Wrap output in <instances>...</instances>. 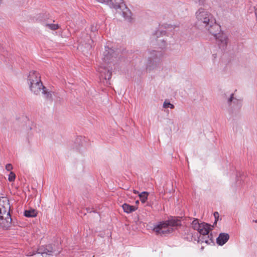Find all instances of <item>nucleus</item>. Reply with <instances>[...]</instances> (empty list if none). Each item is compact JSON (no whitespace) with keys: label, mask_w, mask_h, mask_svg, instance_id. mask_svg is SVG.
I'll list each match as a JSON object with an SVG mask.
<instances>
[{"label":"nucleus","mask_w":257,"mask_h":257,"mask_svg":"<svg viewBox=\"0 0 257 257\" xmlns=\"http://www.w3.org/2000/svg\"><path fill=\"white\" fill-rule=\"evenodd\" d=\"M197 27L203 28L210 34H214L219 30L220 25L216 23L213 15L204 8H199L195 13Z\"/></svg>","instance_id":"f257e3e1"},{"label":"nucleus","mask_w":257,"mask_h":257,"mask_svg":"<svg viewBox=\"0 0 257 257\" xmlns=\"http://www.w3.org/2000/svg\"><path fill=\"white\" fill-rule=\"evenodd\" d=\"M119 52L117 50L114 51L110 48L108 46H105V50L103 52L102 58L103 63L98 66L96 70L100 73V77L106 81V84L110 85L109 80L111 78L112 68L109 69L108 64H110L114 58L118 55Z\"/></svg>","instance_id":"f03ea898"},{"label":"nucleus","mask_w":257,"mask_h":257,"mask_svg":"<svg viewBox=\"0 0 257 257\" xmlns=\"http://www.w3.org/2000/svg\"><path fill=\"white\" fill-rule=\"evenodd\" d=\"M181 225L180 220L176 218H172L168 220L160 221L154 224L153 230L155 232L157 235L165 236L173 231V227H177Z\"/></svg>","instance_id":"7ed1b4c3"},{"label":"nucleus","mask_w":257,"mask_h":257,"mask_svg":"<svg viewBox=\"0 0 257 257\" xmlns=\"http://www.w3.org/2000/svg\"><path fill=\"white\" fill-rule=\"evenodd\" d=\"M163 57V53L162 50L150 51L146 65L147 70L150 71L159 67Z\"/></svg>","instance_id":"20e7f679"},{"label":"nucleus","mask_w":257,"mask_h":257,"mask_svg":"<svg viewBox=\"0 0 257 257\" xmlns=\"http://www.w3.org/2000/svg\"><path fill=\"white\" fill-rule=\"evenodd\" d=\"M106 5L109 6L110 8L116 10L122 9V16L125 20L129 22L131 21L132 19L131 16V12L130 10L126 7L123 0H107Z\"/></svg>","instance_id":"39448f33"},{"label":"nucleus","mask_w":257,"mask_h":257,"mask_svg":"<svg viewBox=\"0 0 257 257\" xmlns=\"http://www.w3.org/2000/svg\"><path fill=\"white\" fill-rule=\"evenodd\" d=\"M3 204L0 203V221L5 219L7 222H11L12 218L10 212L9 200L6 199V200L3 201Z\"/></svg>","instance_id":"423d86ee"},{"label":"nucleus","mask_w":257,"mask_h":257,"mask_svg":"<svg viewBox=\"0 0 257 257\" xmlns=\"http://www.w3.org/2000/svg\"><path fill=\"white\" fill-rule=\"evenodd\" d=\"M215 38L219 48L221 49H225L228 43V38L226 34L221 31L220 27L219 30L214 34H211Z\"/></svg>","instance_id":"0eeeda50"},{"label":"nucleus","mask_w":257,"mask_h":257,"mask_svg":"<svg viewBox=\"0 0 257 257\" xmlns=\"http://www.w3.org/2000/svg\"><path fill=\"white\" fill-rule=\"evenodd\" d=\"M176 28V26H173L171 25L166 24L165 26V29L166 30L164 31L161 30V28L159 30H157L155 33L154 34L153 36L154 37L156 38V41H161L163 43H165L166 41L164 39H161L159 40L158 39L160 37L163 35H166L167 33H168L169 32H172V30H174ZM165 44H164L163 46H165Z\"/></svg>","instance_id":"6e6552de"},{"label":"nucleus","mask_w":257,"mask_h":257,"mask_svg":"<svg viewBox=\"0 0 257 257\" xmlns=\"http://www.w3.org/2000/svg\"><path fill=\"white\" fill-rule=\"evenodd\" d=\"M233 93L231 94L230 97L227 100V103L232 109H234L236 112H239L242 106V100L236 99L233 97Z\"/></svg>","instance_id":"1a4fd4ad"},{"label":"nucleus","mask_w":257,"mask_h":257,"mask_svg":"<svg viewBox=\"0 0 257 257\" xmlns=\"http://www.w3.org/2000/svg\"><path fill=\"white\" fill-rule=\"evenodd\" d=\"M43 87L45 86H43L41 80L29 85L31 91L35 94H39L41 90H43Z\"/></svg>","instance_id":"9d476101"},{"label":"nucleus","mask_w":257,"mask_h":257,"mask_svg":"<svg viewBox=\"0 0 257 257\" xmlns=\"http://www.w3.org/2000/svg\"><path fill=\"white\" fill-rule=\"evenodd\" d=\"M84 35H85L84 39L83 40L82 38H80L79 40V42L82 46L84 45L85 47L87 49H90L92 48L91 44L93 43V40L89 35L85 34Z\"/></svg>","instance_id":"9b49d317"},{"label":"nucleus","mask_w":257,"mask_h":257,"mask_svg":"<svg viewBox=\"0 0 257 257\" xmlns=\"http://www.w3.org/2000/svg\"><path fill=\"white\" fill-rule=\"evenodd\" d=\"M40 76L38 72L36 71H32L29 73V75L28 77V81L29 84H33L34 82L40 81Z\"/></svg>","instance_id":"f8f14e48"},{"label":"nucleus","mask_w":257,"mask_h":257,"mask_svg":"<svg viewBox=\"0 0 257 257\" xmlns=\"http://www.w3.org/2000/svg\"><path fill=\"white\" fill-rule=\"evenodd\" d=\"M229 235L226 233H220L216 238V243L219 245H224L229 239Z\"/></svg>","instance_id":"ddd939ff"},{"label":"nucleus","mask_w":257,"mask_h":257,"mask_svg":"<svg viewBox=\"0 0 257 257\" xmlns=\"http://www.w3.org/2000/svg\"><path fill=\"white\" fill-rule=\"evenodd\" d=\"M200 227H201L197 230L198 232L200 234L203 235V236L208 235L209 230L210 229V225L208 223H202Z\"/></svg>","instance_id":"4468645a"},{"label":"nucleus","mask_w":257,"mask_h":257,"mask_svg":"<svg viewBox=\"0 0 257 257\" xmlns=\"http://www.w3.org/2000/svg\"><path fill=\"white\" fill-rule=\"evenodd\" d=\"M122 209L123 211L126 213H131L136 210H137L138 207L135 206L130 205L127 203H124L122 205Z\"/></svg>","instance_id":"2eb2a0df"},{"label":"nucleus","mask_w":257,"mask_h":257,"mask_svg":"<svg viewBox=\"0 0 257 257\" xmlns=\"http://www.w3.org/2000/svg\"><path fill=\"white\" fill-rule=\"evenodd\" d=\"M200 239L202 242H205L208 244H210L213 242L212 235L211 234L209 235L208 233V235H203Z\"/></svg>","instance_id":"dca6fc26"},{"label":"nucleus","mask_w":257,"mask_h":257,"mask_svg":"<svg viewBox=\"0 0 257 257\" xmlns=\"http://www.w3.org/2000/svg\"><path fill=\"white\" fill-rule=\"evenodd\" d=\"M42 93L44 95L46 99L49 100H52V95L53 92L51 91H48L45 87H43Z\"/></svg>","instance_id":"f3484780"},{"label":"nucleus","mask_w":257,"mask_h":257,"mask_svg":"<svg viewBox=\"0 0 257 257\" xmlns=\"http://www.w3.org/2000/svg\"><path fill=\"white\" fill-rule=\"evenodd\" d=\"M37 212L34 209L26 210L24 212V215L27 217H34L37 216Z\"/></svg>","instance_id":"a211bd4d"},{"label":"nucleus","mask_w":257,"mask_h":257,"mask_svg":"<svg viewBox=\"0 0 257 257\" xmlns=\"http://www.w3.org/2000/svg\"><path fill=\"white\" fill-rule=\"evenodd\" d=\"M149 193L146 191L141 192L139 194L140 200L142 203H145L148 199Z\"/></svg>","instance_id":"6ab92c4d"},{"label":"nucleus","mask_w":257,"mask_h":257,"mask_svg":"<svg viewBox=\"0 0 257 257\" xmlns=\"http://www.w3.org/2000/svg\"><path fill=\"white\" fill-rule=\"evenodd\" d=\"M202 224V223H199V220L197 218H194L192 223L191 226L194 229L198 230L199 228H200Z\"/></svg>","instance_id":"aec40b11"},{"label":"nucleus","mask_w":257,"mask_h":257,"mask_svg":"<svg viewBox=\"0 0 257 257\" xmlns=\"http://www.w3.org/2000/svg\"><path fill=\"white\" fill-rule=\"evenodd\" d=\"M53 252V249L52 247L51 246H48L47 248H45L43 251L41 252L40 251H39V253L41 254H46L48 255H51Z\"/></svg>","instance_id":"412c9836"},{"label":"nucleus","mask_w":257,"mask_h":257,"mask_svg":"<svg viewBox=\"0 0 257 257\" xmlns=\"http://www.w3.org/2000/svg\"><path fill=\"white\" fill-rule=\"evenodd\" d=\"M45 27L49 28L52 30H56L59 28V26L58 24H46Z\"/></svg>","instance_id":"4be33fe9"},{"label":"nucleus","mask_w":257,"mask_h":257,"mask_svg":"<svg viewBox=\"0 0 257 257\" xmlns=\"http://www.w3.org/2000/svg\"><path fill=\"white\" fill-rule=\"evenodd\" d=\"M163 107L164 108H170L171 109H174L175 106L173 104H171L168 100H165L163 103Z\"/></svg>","instance_id":"5701e85b"},{"label":"nucleus","mask_w":257,"mask_h":257,"mask_svg":"<svg viewBox=\"0 0 257 257\" xmlns=\"http://www.w3.org/2000/svg\"><path fill=\"white\" fill-rule=\"evenodd\" d=\"M16 179V175L13 172H11L9 175L8 180L10 182H14Z\"/></svg>","instance_id":"b1692460"},{"label":"nucleus","mask_w":257,"mask_h":257,"mask_svg":"<svg viewBox=\"0 0 257 257\" xmlns=\"http://www.w3.org/2000/svg\"><path fill=\"white\" fill-rule=\"evenodd\" d=\"M214 218H215V221H214V225H215V224H216L217 223V221L218 220V218H219V217L218 212H215L214 213Z\"/></svg>","instance_id":"393cba45"},{"label":"nucleus","mask_w":257,"mask_h":257,"mask_svg":"<svg viewBox=\"0 0 257 257\" xmlns=\"http://www.w3.org/2000/svg\"><path fill=\"white\" fill-rule=\"evenodd\" d=\"M195 3L198 4L199 5H204L205 0H193Z\"/></svg>","instance_id":"a878e982"},{"label":"nucleus","mask_w":257,"mask_h":257,"mask_svg":"<svg viewBox=\"0 0 257 257\" xmlns=\"http://www.w3.org/2000/svg\"><path fill=\"white\" fill-rule=\"evenodd\" d=\"M6 169L8 171H10L11 170H12L13 169V167L12 166V165L11 164H7L6 165Z\"/></svg>","instance_id":"bb28decb"},{"label":"nucleus","mask_w":257,"mask_h":257,"mask_svg":"<svg viewBox=\"0 0 257 257\" xmlns=\"http://www.w3.org/2000/svg\"><path fill=\"white\" fill-rule=\"evenodd\" d=\"M106 1L107 0H97V2L102 3V4H105L106 5Z\"/></svg>","instance_id":"cd10ccee"},{"label":"nucleus","mask_w":257,"mask_h":257,"mask_svg":"<svg viewBox=\"0 0 257 257\" xmlns=\"http://www.w3.org/2000/svg\"><path fill=\"white\" fill-rule=\"evenodd\" d=\"M96 28H94L93 26H92L91 28V31H95L96 30Z\"/></svg>","instance_id":"c85d7f7f"},{"label":"nucleus","mask_w":257,"mask_h":257,"mask_svg":"<svg viewBox=\"0 0 257 257\" xmlns=\"http://www.w3.org/2000/svg\"><path fill=\"white\" fill-rule=\"evenodd\" d=\"M134 193L135 194H140V193H139V191H137V190H134Z\"/></svg>","instance_id":"c756f323"},{"label":"nucleus","mask_w":257,"mask_h":257,"mask_svg":"<svg viewBox=\"0 0 257 257\" xmlns=\"http://www.w3.org/2000/svg\"><path fill=\"white\" fill-rule=\"evenodd\" d=\"M136 204H138V203H139V200H137V201H136Z\"/></svg>","instance_id":"7c9ffc66"},{"label":"nucleus","mask_w":257,"mask_h":257,"mask_svg":"<svg viewBox=\"0 0 257 257\" xmlns=\"http://www.w3.org/2000/svg\"><path fill=\"white\" fill-rule=\"evenodd\" d=\"M253 222H255V223H257V219L256 220H253Z\"/></svg>","instance_id":"2f4dec72"},{"label":"nucleus","mask_w":257,"mask_h":257,"mask_svg":"<svg viewBox=\"0 0 257 257\" xmlns=\"http://www.w3.org/2000/svg\"><path fill=\"white\" fill-rule=\"evenodd\" d=\"M2 0H0V4L1 3Z\"/></svg>","instance_id":"473e14b6"}]
</instances>
